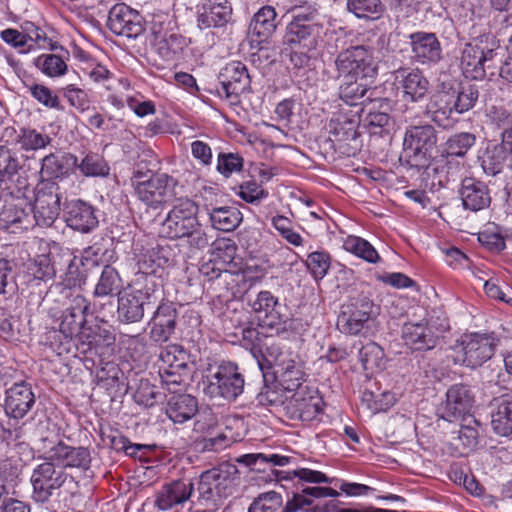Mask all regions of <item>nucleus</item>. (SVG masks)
<instances>
[{"mask_svg":"<svg viewBox=\"0 0 512 512\" xmlns=\"http://www.w3.org/2000/svg\"><path fill=\"white\" fill-rule=\"evenodd\" d=\"M198 210L194 201L177 199L160 225V236L172 240L186 238L191 247L206 248L210 239L198 220Z\"/></svg>","mask_w":512,"mask_h":512,"instance_id":"f257e3e1","label":"nucleus"},{"mask_svg":"<svg viewBox=\"0 0 512 512\" xmlns=\"http://www.w3.org/2000/svg\"><path fill=\"white\" fill-rule=\"evenodd\" d=\"M499 44L489 34L480 35L466 43L461 51L460 68L466 78L482 80L486 70L495 68Z\"/></svg>","mask_w":512,"mask_h":512,"instance_id":"f03ea898","label":"nucleus"},{"mask_svg":"<svg viewBox=\"0 0 512 512\" xmlns=\"http://www.w3.org/2000/svg\"><path fill=\"white\" fill-rule=\"evenodd\" d=\"M238 469L234 464L223 462L200 475L198 490L206 501H217L231 496L237 486Z\"/></svg>","mask_w":512,"mask_h":512,"instance_id":"7ed1b4c3","label":"nucleus"},{"mask_svg":"<svg viewBox=\"0 0 512 512\" xmlns=\"http://www.w3.org/2000/svg\"><path fill=\"white\" fill-rule=\"evenodd\" d=\"M338 77L344 79H367L377 75V63L373 49L357 45L342 50L335 59Z\"/></svg>","mask_w":512,"mask_h":512,"instance_id":"20e7f679","label":"nucleus"},{"mask_svg":"<svg viewBox=\"0 0 512 512\" xmlns=\"http://www.w3.org/2000/svg\"><path fill=\"white\" fill-rule=\"evenodd\" d=\"M244 377L235 363L223 362L204 380V393L212 399L235 400L244 389Z\"/></svg>","mask_w":512,"mask_h":512,"instance_id":"39448f33","label":"nucleus"},{"mask_svg":"<svg viewBox=\"0 0 512 512\" xmlns=\"http://www.w3.org/2000/svg\"><path fill=\"white\" fill-rule=\"evenodd\" d=\"M142 172H134L131 179L137 198L146 206L157 209L175 196L176 180L167 174H155L142 180Z\"/></svg>","mask_w":512,"mask_h":512,"instance_id":"423d86ee","label":"nucleus"},{"mask_svg":"<svg viewBox=\"0 0 512 512\" xmlns=\"http://www.w3.org/2000/svg\"><path fill=\"white\" fill-rule=\"evenodd\" d=\"M267 354L272 358L275 374L284 390L292 392L305 387L303 382L306 374L296 353L277 343H272L267 347Z\"/></svg>","mask_w":512,"mask_h":512,"instance_id":"0eeeda50","label":"nucleus"},{"mask_svg":"<svg viewBox=\"0 0 512 512\" xmlns=\"http://www.w3.org/2000/svg\"><path fill=\"white\" fill-rule=\"evenodd\" d=\"M359 119L356 114L339 111L334 113L327 125L328 141L341 154L354 155L359 149Z\"/></svg>","mask_w":512,"mask_h":512,"instance_id":"6e6552de","label":"nucleus"},{"mask_svg":"<svg viewBox=\"0 0 512 512\" xmlns=\"http://www.w3.org/2000/svg\"><path fill=\"white\" fill-rule=\"evenodd\" d=\"M496 345L493 334L464 335L460 343L455 345L457 360L471 368L479 367L493 356Z\"/></svg>","mask_w":512,"mask_h":512,"instance_id":"1a4fd4ad","label":"nucleus"},{"mask_svg":"<svg viewBox=\"0 0 512 512\" xmlns=\"http://www.w3.org/2000/svg\"><path fill=\"white\" fill-rule=\"evenodd\" d=\"M156 286L155 278L148 276L141 288L132 289L120 295L117 309L119 320L125 323L139 322L144 316L145 305L151 302L156 292Z\"/></svg>","mask_w":512,"mask_h":512,"instance_id":"9d476101","label":"nucleus"},{"mask_svg":"<svg viewBox=\"0 0 512 512\" xmlns=\"http://www.w3.org/2000/svg\"><path fill=\"white\" fill-rule=\"evenodd\" d=\"M321 30L322 26L313 22L309 16L296 15L286 27L284 45L290 48L315 50Z\"/></svg>","mask_w":512,"mask_h":512,"instance_id":"9b49d317","label":"nucleus"},{"mask_svg":"<svg viewBox=\"0 0 512 512\" xmlns=\"http://www.w3.org/2000/svg\"><path fill=\"white\" fill-rule=\"evenodd\" d=\"M59 187L53 182H44L37 187L33 205V219L39 226H51L60 213Z\"/></svg>","mask_w":512,"mask_h":512,"instance_id":"f8f14e48","label":"nucleus"},{"mask_svg":"<svg viewBox=\"0 0 512 512\" xmlns=\"http://www.w3.org/2000/svg\"><path fill=\"white\" fill-rule=\"evenodd\" d=\"M376 314L373 301L360 295L352 298L338 317V326L344 333L356 335Z\"/></svg>","mask_w":512,"mask_h":512,"instance_id":"ddd939ff","label":"nucleus"},{"mask_svg":"<svg viewBox=\"0 0 512 512\" xmlns=\"http://www.w3.org/2000/svg\"><path fill=\"white\" fill-rule=\"evenodd\" d=\"M66 480V475L56 470L51 461L38 465L32 475L31 483L33 486L32 497L35 501L45 503L58 493Z\"/></svg>","mask_w":512,"mask_h":512,"instance_id":"4468645a","label":"nucleus"},{"mask_svg":"<svg viewBox=\"0 0 512 512\" xmlns=\"http://www.w3.org/2000/svg\"><path fill=\"white\" fill-rule=\"evenodd\" d=\"M107 26L115 35L128 39H136L145 31L143 17L125 3L110 9Z\"/></svg>","mask_w":512,"mask_h":512,"instance_id":"2eb2a0df","label":"nucleus"},{"mask_svg":"<svg viewBox=\"0 0 512 512\" xmlns=\"http://www.w3.org/2000/svg\"><path fill=\"white\" fill-rule=\"evenodd\" d=\"M322 404L318 391L305 386L294 391L285 402L284 409L292 420L311 421L321 412Z\"/></svg>","mask_w":512,"mask_h":512,"instance_id":"dca6fc26","label":"nucleus"},{"mask_svg":"<svg viewBox=\"0 0 512 512\" xmlns=\"http://www.w3.org/2000/svg\"><path fill=\"white\" fill-rule=\"evenodd\" d=\"M220 87L217 92L231 104L239 102V96L250 88V75L245 64L239 61L228 63L219 75Z\"/></svg>","mask_w":512,"mask_h":512,"instance_id":"f3484780","label":"nucleus"},{"mask_svg":"<svg viewBox=\"0 0 512 512\" xmlns=\"http://www.w3.org/2000/svg\"><path fill=\"white\" fill-rule=\"evenodd\" d=\"M32 386L24 380L13 383L5 391L4 410L8 417L23 419L35 405Z\"/></svg>","mask_w":512,"mask_h":512,"instance_id":"a211bd4d","label":"nucleus"},{"mask_svg":"<svg viewBox=\"0 0 512 512\" xmlns=\"http://www.w3.org/2000/svg\"><path fill=\"white\" fill-rule=\"evenodd\" d=\"M45 459L63 467L83 470H87L91 463L90 452L87 448L71 447L61 441L46 451Z\"/></svg>","mask_w":512,"mask_h":512,"instance_id":"6ab92c4d","label":"nucleus"},{"mask_svg":"<svg viewBox=\"0 0 512 512\" xmlns=\"http://www.w3.org/2000/svg\"><path fill=\"white\" fill-rule=\"evenodd\" d=\"M395 81L402 89L404 98L412 102L422 100L428 93L430 83L417 68H399L394 72Z\"/></svg>","mask_w":512,"mask_h":512,"instance_id":"aec40b11","label":"nucleus"},{"mask_svg":"<svg viewBox=\"0 0 512 512\" xmlns=\"http://www.w3.org/2000/svg\"><path fill=\"white\" fill-rule=\"evenodd\" d=\"M452 101L449 91L435 92L426 104L425 113L438 126L451 128L458 121Z\"/></svg>","mask_w":512,"mask_h":512,"instance_id":"412c9836","label":"nucleus"},{"mask_svg":"<svg viewBox=\"0 0 512 512\" xmlns=\"http://www.w3.org/2000/svg\"><path fill=\"white\" fill-rule=\"evenodd\" d=\"M404 344L414 351H427L436 347L438 336L427 321L408 322L402 327Z\"/></svg>","mask_w":512,"mask_h":512,"instance_id":"4be33fe9","label":"nucleus"},{"mask_svg":"<svg viewBox=\"0 0 512 512\" xmlns=\"http://www.w3.org/2000/svg\"><path fill=\"white\" fill-rule=\"evenodd\" d=\"M436 142V132L431 125L413 126L406 131L404 150L415 157L426 158Z\"/></svg>","mask_w":512,"mask_h":512,"instance_id":"5701e85b","label":"nucleus"},{"mask_svg":"<svg viewBox=\"0 0 512 512\" xmlns=\"http://www.w3.org/2000/svg\"><path fill=\"white\" fill-rule=\"evenodd\" d=\"M409 38L413 58L418 63H437L441 59V45L435 34L415 32Z\"/></svg>","mask_w":512,"mask_h":512,"instance_id":"b1692460","label":"nucleus"},{"mask_svg":"<svg viewBox=\"0 0 512 512\" xmlns=\"http://www.w3.org/2000/svg\"><path fill=\"white\" fill-rule=\"evenodd\" d=\"M177 311L172 303H162L154 313L150 337L158 343L166 342L175 331Z\"/></svg>","mask_w":512,"mask_h":512,"instance_id":"393cba45","label":"nucleus"},{"mask_svg":"<svg viewBox=\"0 0 512 512\" xmlns=\"http://www.w3.org/2000/svg\"><path fill=\"white\" fill-rule=\"evenodd\" d=\"M281 304L269 291H261L252 303V309L257 314L262 326L276 328L284 322L281 314Z\"/></svg>","mask_w":512,"mask_h":512,"instance_id":"a878e982","label":"nucleus"},{"mask_svg":"<svg viewBox=\"0 0 512 512\" xmlns=\"http://www.w3.org/2000/svg\"><path fill=\"white\" fill-rule=\"evenodd\" d=\"M90 309V304L82 295H76L72 305L67 308L60 323V331L65 338H73L78 334L81 327L86 322V315Z\"/></svg>","mask_w":512,"mask_h":512,"instance_id":"bb28decb","label":"nucleus"},{"mask_svg":"<svg viewBox=\"0 0 512 512\" xmlns=\"http://www.w3.org/2000/svg\"><path fill=\"white\" fill-rule=\"evenodd\" d=\"M65 221L67 226L82 233H88L98 225L94 208L82 200L68 204Z\"/></svg>","mask_w":512,"mask_h":512,"instance_id":"cd10ccee","label":"nucleus"},{"mask_svg":"<svg viewBox=\"0 0 512 512\" xmlns=\"http://www.w3.org/2000/svg\"><path fill=\"white\" fill-rule=\"evenodd\" d=\"M33 225V220L28 211H26L21 203L14 201H6L0 209V227L17 231L26 230Z\"/></svg>","mask_w":512,"mask_h":512,"instance_id":"c85d7f7f","label":"nucleus"},{"mask_svg":"<svg viewBox=\"0 0 512 512\" xmlns=\"http://www.w3.org/2000/svg\"><path fill=\"white\" fill-rule=\"evenodd\" d=\"M491 426L500 436L512 433V393L494 399L491 403Z\"/></svg>","mask_w":512,"mask_h":512,"instance_id":"c756f323","label":"nucleus"},{"mask_svg":"<svg viewBox=\"0 0 512 512\" xmlns=\"http://www.w3.org/2000/svg\"><path fill=\"white\" fill-rule=\"evenodd\" d=\"M460 195L464 207L471 211L486 208L491 200L486 186L473 178H466L462 181Z\"/></svg>","mask_w":512,"mask_h":512,"instance_id":"7c9ffc66","label":"nucleus"},{"mask_svg":"<svg viewBox=\"0 0 512 512\" xmlns=\"http://www.w3.org/2000/svg\"><path fill=\"white\" fill-rule=\"evenodd\" d=\"M193 491V484L185 481H173L165 485L158 493L156 505L161 510H169L173 506L187 501Z\"/></svg>","mask_w":512,"mask_h":512,"instance_id":"2f4dec72","label":"nucleus"},{"mask_svg":"<svg viewBox=\"0 0 512 512\" xmlns=\"http://www.w3.org/2000/svg\"><path fill=\"white\" fill-rule=\"evenodd\" d=\"M446 409L453 417H467L474 404V396L465 385H454L447 391Z\"/></svg>","mask_w":512,"mask_h":512,"instance_id":"473e14b6","label":"nucleus"},{"mask_svg":"<svg viewBox=\"0 0 512 512\" xmlns=\"http://www.w3.org/2000/svg\"><path fill=\"white\" fill-rule=\"evenodd\" d=\"M198 410V404L195 397L187 394L172 396L166 407L167 416L174 423H183L191 419Z\"/></svg>","mask_w":512,"mask_h":512,"instance_id":"72a5a7b5","label":"nucleus"},{"mask_svg":"<svg viewBox=\"0 0 512 512\" xmlns=\"http://www.w3.org/2000/svg\"><path fill=\"white\" fill-rule=\"evenodd\" d=\"M171 249L154 245L144 249L138 259L139 269L145 274H155L169 264Z\"/></svg>","mask_w":512,"mask_h":512,"instance_id":"f704fd0d","label":"nucleus"},{"mask_svg":"<svg viewBox=\"0 0 512 512\" xmlns=\"http://www.w3.org/2000/svg\"><path fill=\"white\" fill-rule=\"evenodd\" d=\"M231 5L227 0H208L205 11L199 16L203 28L222 27L230 19Z\"/></svg>","mask_w":512,"mask_h":512,"instance_id":"c9c22d12","label":"nucleus"},{"mask_svg":"<svg viewBox=\"0 0 512 512\" xmlns=\"http://www.w3.org/2000/svg\"><path fill=\"white\" fill-rule=\"evenodd\" d=\"M276 12L272 6L262 7L253 17L249 25V34L259 42L268 39L276 29Z\"/></svg>","mask_w":512,"mask_h":512,"instance_id":"e433bc0d","label":"nucleus"},{"mask_svg":"<svg viewBox=\"0 0 512 512\" xmlns=\"http://www.w3.org/2000/svg\"><path fill=\"white\" fill-rule=\"evenodd\" d=\"M508 155L500 146L488 145L481 159V167L485 174L496 176L504 172L508 168Z\"/></svg>","mask_w":512,"mask_h":512,"instance_id":"4c0bfd02","label":"nucleus"},{"mask_svg":"<svg viewBox=\"0 0 512 512\" xmlns=\"http://www.w3.org/2000/svg\"><path fill=\"white\" fill-rule=\"evenodd\" d=\"M209 216L213 227L224 232L233 231L242 221L240 211L234 207L213 208Z\"/></svg>","mask_w":512,"mask_h":512,"instance_id":"58836bf2","label":"nucleus"},{"mask_svg":"<svg viewBox=\"0 0 512 512\" xmlns=\"http://www.w3.org/2000/svg\"><path fill=\"white\" fill-rule=\"evenodd\" d=\"M51 137L43 132L30 127L19 129L16 143L25 152L37 151L47 147L51 143Z\"/></svg>","mask_w":512,"mask_h":512,"instance_id":"ea45409f","label":"nucleus"},{"mask_svg":"<svg viewBox=\"0 0 512 512\" xmlns=\"http://www.w3.org/2000/svg\"><path fill=\"white\" fill-rule=\"evenodd\" d=\"M183 45L184 39L178 34L154 35L153 47L159 56L166 61L173 60Z\"/></svg>","mask_w":512,"mask_h":512,"instance_id":"a19ab883","label":"nucleus"},{"mask_svg":"<svg viewBox=\"0 0 512 512\" xmlns=\"http://www.w3.org/2000/svg\"><path fill=\"white\" fill-rule=\"evenodd\" d=\"M448 91L451 98L454 100L452 102L457 116L471 110L479 97L478 89L473 85L462 86L458 91Z\"/></svg>","mask_w":512,"mask_h":512,"instance_id":"79ce46f5","label":"nucleus"},{"mask_svg":"<svg viewBox=\"0 0 512 512\" xmlns=\"http://www.w3.org/2000/svg\"><path fill=\"white\" fill-rule=\"evenodd\" d=\"M347 10L357 18L376 19L384 12L381 0H347Z\"/></svg>","mask_w":512,"mask_h":512,"instance_id":"37998d69","label":"nucleus"},{"mask_svg":"<svg viewBox=\"0 0 512 512\" xmlns=\"http://www.w3.org/2000/svg\"><path fill=\"white\" fill-rule=\"evenodd\" d=\"M343 247L348 252H351L370 263H376L380 259L375 248L367 240L358 236H348L344 240Z\"/></svg>","mask_w":512,"mask_h":512,"instance_id":"c03bdc74","label":"nucleus"},{"mask_svg":"<svg viewBox=\"0 0 512 512\" xmlns=\"http://www.w3.org/2000/svg\"><path fill=\"white\" fill-rule=\"evenodd\" d=\"M367 91V84L358 82V79H344L339 88V95L347 105L354 106L364 102L361 100Z\"/></svg>","mask_w":512,"mask_h":512,"instance_id":"a18cd8bd","label":"nucleus"},{"mask_svg":"<svg viewBox=\"0 0 512 512\" xmlns=\"http://www.w3.org/2000/svg\"><path fill=\"white\" fill-rule=\"evenodd\" d=\"M121 287V279L115 268L107 265L103 268L99 281L95 287L94 295L105 297L113 295Z\"/></svg>","mask_w":512,"mask_h":512,"instance_id":"49530a36","label":"nucleus"},{"mask_svg":"<svg viewBox=\"0 0 512 512\" xmlns=\"http://www.w3.org/2000/svg\"><path fill=\"white\" fill-rule=\"evenodd\" d=\"M189 368L174 369L160 368L159 376L161 378L162 385L171 393H177L181 391L187 384L189 378Z\"/></svg>","mask_w":512,"mask_h":512,"instance_id":"de8ad7c7","label":"nucleus"},{"mask_svg":"<svg viewBox=\"0 0 512 512\" xmlns=\"http://www.w3.org/2000/svg\"><path fill=\"white\" fill-rule=\"evenodd\" d=\"M273 474L277 480H292L293 478H299L300 480L308 483H332V480L324 473L308 468H299L291 472L273 470Z\"/></svg>","mask_w":512,"mask_h":512,"instance_id":"09e8293b","label":"nucleus"},{"mask_svg":"<svg viewBox=\"0 0 512 512\" xmlns=\"http://www.w3.org/2000/svg\"><path fill=\"white\" fill-rule=\"evenodd\" d=\"M283 498L276 491L261 493L248 508V512H278L282 510Z\"/></svg>","mask_w":512,"mask_h":512,"instance_id":"8fccbe9b","label":"nucleus"},{"mask_svg":"<svg viewBox=\"0 0 512 512\" xmlns=\"http://www.w3.org/2000/svg\"><path fill=\"white\" fill-rule=\"evenodd\" d=\"M35 65L42 73L49 77L62 76L67 70V65L64 60L55 54H44L37 57Z\"/></svg>","mask_w":512,"mask_h":512,"instance_id":"3c124183","label":"nucleus"},{"mask_svg":"<svg viewBox=\"0 0 512 512\" xmlns=\"http://www.w3.org/2000/svg\"><path fill=\"white\" fill-rule=\"evenodd\" d=\"M20 168L21 163L16 153L0 145V180H11Z\"/></svg>","mask_w":512,"mask_h":512,"instance_id":"603ef678","label":"nucleus"},{"mask_svg":"<svg viewBox=\"0 0 512 512\" xmlns=\"http://www.w3.org/2000/svg\"><path fill=\"white\" fill-rule=\"evenodd\" d=\"M476 136L469 132H462L450 137L446 143L448 156L463 157L475 144Z\"/></svg>","mask_w":512,"mask_h":512,"instance_id":"864d4df0","label":"nucleus"},{"mask_svg":"<svg viewBox=\"0 0 512 512\" xmlns=\"http://www.w3.org/2000/svg\"><path fill=\"white\" fill-rule=\"evenodd\" d=\"M330 256L324 251H315L308 255L306 267L315 279H322L330 268Z\"/></svg>","mask_w":512,"mask_h":512,"instance_id":"5fc2aeb1","label":"nucleus"},{"mask_svg":"<svg viewBox=\"0 0 512 512\" xmlns=\"http://www.w3.org/2000/svg\"><path fill=\"white\" fill-rule=\"evenodd\" d=\"M80 171L86 176H106L109 174V166L98 154L86 155L78 165Z\"/></svg>","mask_w":512,"mask_h":512,"instance_id":"6e6d98bb","label":"nucleus"},{"mask_svg":"<svg viewBox=\"0 0 512 512\" xmlns=\"http://www.w3.org/2000/svg\"><path fill=\"white\" fill-rule=\"evenodd\" d=\"M160 358L162 361V366H160V368H169L171 370L188 368L186 352L181 347H167L161 352Z\"/></svg>","mask_w":512,"mask_h":512,"instance_id":"4d7b16f0","label":"nucleus"},{"mask_svg":"<svg viewBox=\"0 0 512 512\" xmlns=\"http://www.w3.org/2000/svg\"><path fill=\"white\" fill-rule=\"evenodd\" d=\"M384 353L382 348L375 342H369L359 351V358L365 370H372L381 365Z\"/></svg>","mask_w":512,"mask_h":512,"instance_id":"13d9d810","label":"nucleus"},{"mask_svg":"<svg viewBox=\"0 0 512 512\" xmlns=\"http://www.w3.org/2000/svg\"><path fill=\"white\" fill-rule=\"evenodd\" d=\"M21 466L11 458L0 459V483L6 484V489L16 485L21 474Z\"/></svg>","mask_w":512,"mask_h":512,"instance_id":"bf43d9fd","label":"nucleus"},{"mask_svg":"<svg viewBox=\"0 0 512 512\" xmlns=\"http://www.w3.org/2000/svg\"><path fill=\"white\" fill-rule=\"evenodd\" d=\"M463 421L465 424H461L458 438L465 448L472 449L477 445L479 437L478 429L472 424L478 426V422L471 415L464 417Z\"/></svg>","mask_w":512,"mask_h":512,"instance_id":"052dcab7","label":"nucleus"},{"mask_svg":"<svg viewBox=\"0 0 512 512\" xmlns=\"http://www.w3.org/2000/svg\"><path fill=\"white\" fill-rule=\"evenodd\" d=\"M31 272L36 280L49 281L55 276V269L47 255H40L34 260Z\"/></svg>","mask_w":512,"mask_h":512,"instance_id":"680f3d73","label":"nucleus"},{"mask_svg":"<svg viewBox=\"0 0 512 512\" xmlns=\"http://www.w3.org/2000/svg\"><path fill=\"white\" fill-rule=\"evenodd\" d=\"M64 96L71 106L79 111H85L89 108L90 101L87 93L73 84L64 88Z\"/></svg>","mask_w":512,"mask_h":512,"instance_id":"e2e57ef3","label":"nucleus"},{"mask_svg":"<svg viewBox=\"0 0 512 512\" xmlns=\"http://www.w3.org/2000/svg\"><path fill=\"white\" fill-rule=\"evenodd\" d=\"M242 166L243 159L237 154H220L218 157L217 170L225 177H229L233 172L240 171Z\"/></svg>","mask_w":512,"mask_h":512,"instance_id":"0e129e2a","label":"nucleus"},{"mask_svg":"<svg viewBox=\"0 0 512 512\" xmlns=\"http://www.w3.org/2000/svg\"><path fill=\"white\" fill-rule=\"evenodd\" d=\"M239 189V196L249 203L258 202L268 195V193L255 181H247L240 185Z\"/></svg>","mask_w":512,"mask_h":512,"instance_id":"69168bd1","label":"nucleus"},{"mask_svg":"<svg viewBox=\"0 0 512 512\" xmlns=\"http://www.w3.org/2000/svg\"><path fill=\"white\" fill-rule=\"evenodd\" d=\"M30 91L33 97L43 105L50 108H59L60 102L58 97L48 87L35 84L31 86Z\"/></svg>","mask_w":512,"mask_h":512,"instance_id":"338daca9","label":"nucleus"},{"mask_svg":"<svg viewBox=\"0 0 512 512\" xmlns=\"http://www.w3.org/2000/svg\"><path fill=\"white\" fill-rule=\"evenodd\" d=\"M63 163L55 154L46 155L42 159L41 173L47 177H59L63 171Z\"/></svg>","mask_w":512,"mask_h":512,"instance_id":"774afa93","label":"nucleus"}]
</instances>
